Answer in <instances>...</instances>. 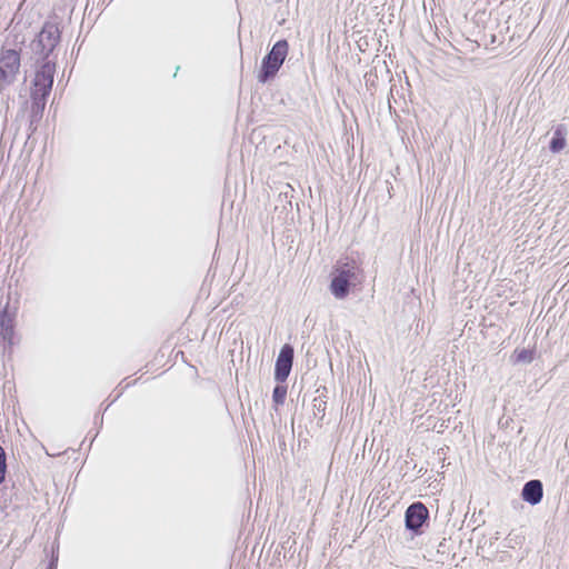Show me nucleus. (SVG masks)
Masks as SVG:
<instances>
[{
    "mask_svg": "<svg viewBox=\"0 0 569 569\" xmlns=\"http://www.w3.org/2000/svg\"><path fill=\"white\" fill-rule=\"evenodd\" d=\"M512 358L515 362L528 363L532 361V352L527 349L516 350Z\"/></svg>",
    "mask_w": 569,
    "mask_h": 569,
    "instance_id": "10",
    "label": "nucleus"
},
{
    "mask_svg": "<svg viewBox=\"0 0 569 569\" xmlns=\"http://www.w3.org/2000/svg\"><path fill=\"white\" fill-rule=\"evenodd\" d=\"M361 281V270L355 261L338 262L330 272L329 290L336 299L341 300Z\"/></svg>",
    "mask_w": 569,
    "mask_h": 569,
    "instance_id": "1",
    "label": "nucleus"
},
{
    "mask_svg": "<svg viewBox=\"0 0 569 569\" xmlns=\"http://www.w3.org/2000/svg\"><path fill=\"white\" fill-rule=\"evenodd\" d=\"M54 68L50 63H44L36 73L32 99L37 104H44L46 97L49 94L53 83Z\"/></svg>",
    "mask_w": 569,
    "mask_h": 569,
    "instance_id": "4",
    "label": "nucleus"
},
{
    "mask_svg": "<svg viewBox=\"0 0 569 569\" xmlns=\"http://www.w3.org/2000/svg\"><path fill=\"white\" fill-rule=\"evenodd\" d=\"M428 518V509L420 502L411 505L406 511V527L417 531Z\"/></svg>",
    "mask_w": 569,
    "mask_h": 569,
    "instance_id": "7",
    "label": "nucleus"
},
{
    "mask_svg": "<svg viewBox=\"0 0 569 569\" xmlns=\"http://www.w3.org/2000/svg\"><path fill=\"white\" fill-rule=\"evenodd\" d=\"M6 467V453L3 448L0 446V483L4 480Z\"/></svg>",
    "mask_w": 569,
    "mask_h": 569,
    "instance_id": "13",
    "label": "nucleus"
},
{
    "mask_svg": "<svg viewBox=\"0 0 569 569\" xmlns=\"http://www.w3.org/2000/svg\"><path fill=\"white\" fill-rule=\"evenodd\" d=\"M288 54V43L286 40L276 42L267 57L262 60L261 71L258 76L259 81L266 82L273 77L282 66Z\"/></svg>",
    "mask_w": 569,
    "mask_h": 569,
    "instance_id": "3",
    "label": "nucleus"
},
{
    "mask_svg": "<svg viewBox=\"0 0 569 569\" xmlns=\"http://www.w3.org/2000/svg\"><path fill=\"white\" fill-rule=\"evenodd\" d=\"M21 58L14 49L0 51V93L17 80L20 73Z\"/></svg>",
    "mask_w": 569,
    "mask_h": 569,
    "instance_id": "2",
    "label": "nucleus"
},
{
    "mask_svg": "<svg viewBox=\"0 0 569 569\" xmlns=\"http://www.w3.org/2000/svg\"><path fill=\"white\" fill-rule=\"evenodd\" d=\"M567 144L566 132L562 128L555 130L553 137L550 141V150L555 153L560 152Z\"/></svg>",
    "mask_w": 569,
    "mask_h": 569,
    "instance_id": "9",
    "label": "nucleus"
},
{
    "mask_svg": "<svg viewBox=\"0 0 569 569\" xmlns=\"http://www.w3.org/2000/svg\"><path fill=\"white\" fill-rule=\"evenodd\" d=\"M60 39L59 29L53 23H46L36 41L34 49L43 56H48Z\"/></svg>",
    "mask_w": 569,
    "mask_h": 569,
    "instance_id": "5",
    "label": "nucleus"
},
{
    "mask_svg": "<svg viewBox=\"0 0 569 569\" xmlns=\"http://www.w3.org/2000/svg\"><path fill=\"white\" fill-rule=\"evenodd\" d=\"M521 497L530 505H537L542 499V483L539 480H531L523 486Z\"/></svg>",
    "mask_w": 569,
    "mask_h": 569,
    "instance_id": "8",
    "label": "nucleus"
},
{
    "mask_svg": "<svg viewBox=\"0 0 569 569\" xmlns=\"http://www.w3.org/2000/svg\"><path fill=\"white\" fill-rule=\"evenodd\" d=\"M286 395H287V388L284 386H277L274 388L273 395H272L273 401L277 405L282 403L286 398Z\"/></svg>",
    "mask_w": 569,
    "mask_h": 569,
    "instance_id": "12",
    "label": "nucleus"
},
{
    "mask_svg": "<svg viewBox=\"0 0 569 569\" xmlns=\"http://www.w3.org/2000/svg\"><path fill=\"white\" fill-rule=\"evenodd\" d=\"M12 333H13V330H12L11 321L9 319L6 320L3 318L1 320V336H2V338L6 339V340L11 341Z\"/></svg>",
    "mask_w": 569,
    "mask_h": 569,
    "instance_id": "11",
    "label": "nucleus"
},
{
    "mask_svg": "<svg viewBox=\"0 0 569 569\" xmlns=\"http://www.w3.org/2000/svg\"><path fill=\"white\" fill-rule=\"evenodd\" d=\"M293 361V348L290 345L282 346L274 368V379L279 382L286 381L288 378Z\"/></svg>",
    "mask_w": 569,
    "mask_h": 569,
    "instance_id": "6",
    "label": "nucleus"
}]
</instances>
